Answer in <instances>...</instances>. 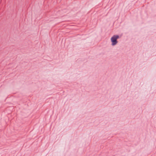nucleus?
Masks as SVG:
<instances>
[{
	"instance_id": "obj_1",
	"label": "nucleus",
	"mask_w": 156,
	"mask_h": 156,
	"mask_svg": "<svg viewBox=\"0 0 156 156\" xmlns=\"http://www.w3.org/2000/svg\"><path fill=\"white\" fill-rule=\"evenodd\" d=\"M119 37L118 35H114L111 38V45L112 46H115L117 44L118 41L117 40Z\"/></svg>"
}]
</instances>
